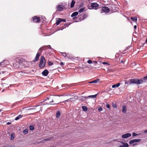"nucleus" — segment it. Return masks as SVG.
<instances>
[{
  "mask_svg": "<svg viewBox=\"0 0 147 147\" xmlns=\"http://www.w3.org/2000/svg\"><path fill=\"white\" fill-rule=\"evenodd\" d=\"M113 107H114V108H116V107H117V105H115H115L113 104Z\"/></svg>",
  "mask_w": 147,
  "mask_h": 147,
  "instance_id": "obj_44",
  "label": "nucleus"
},
{
  "mask_svg": "<svg viewBox=\"0 0 147 147\" xmlns=\"http://www.w3.org/2000/svg\"><path fill=\"white\" fill-rule=\"evenodd\" d=\"M110 11V9L107 7L106 6H104L102 7L101 9V13H102L103 12L105 13H107L109 12Z\"/></svg>",
  "mask_w": 147,
  "mask_h": 147,
  "instance_id": "obj_5",
  "label": "nucleus"
},
{
  "mask_svg": "<svg viewBox=\"0 0 147 147\" xmlns=\"http://www.w3.org/2000/svg\"><path fill=\"white\" fill-rule=\"evenodd\" d=\"M120 83H118L116 84L113 85L112 86V88H115L116 87H118L120 86Z\"/></svg>",
  "mask_w": 147,
  "mask_h": 147,
  "instance_id": "obj_25",
  "label": "nucleus"
},
{
  "mask_svg": "<svg viewBox=\"0 0 147 147\" xmlns=\"http://www.w3.org/2000/svg\"><path fill=\"white\" fill-rule=\"evenodd\" d=\"M85 8L84 7H83L82 8L80 9L79 11L78 12L79 13H81L85 10Z\"/></svg>",
  "mask_w": 147,
  "mask_h": 147,
  "instance_id": "obj_27",
  "label": "nucleus"
},
{
  "mask_svg": "<svg viewBox=\"0 0 147 147\" xmlns=\"http://www.w3.org/2000/svg\"><path fill=\"white\" fill-rule=\"evenodd\" d=\"M65 22L66 20H65L62 19L60 18H58L56 19V24L57 25H58L61 22Z\"/></svg>",
  "mask_w": 147,
  "mask_h": 147,
  "instance_id": "obj_8",
  "label": "nucleus"
},
{
  "mask_svg": "<svg viewBox=\"0 0 147 147\" xmlns=\"http://www.w3.org/2000/svg\"><path fill=\"white\" fill-rule=\"evenodd\" d=\"M22 115H18L16 117L15 119V120H16L19 119L20 118H21L22 117Z\"/></svg>",
  "mask_w": 147,
  "mask_h": 147,
  "instance_id": "obj_24",
  "label": "nucleus"
},
{
  "mask_svg": "<svg viewBox=\"0 0 147 147\" xmlns=\"http://www.w3.org/2000/svg\"><path fill=\"white\" fill-rule=\"evenodd\" d=\"M141 140L140 139H135L131 140L129 142V144H133L132 145L133 146L136 145L137 144L136 143V142H139Z\"/></svg>",
  "mask_w": 147,
  "mask_h": 147,
  "instance_id": "obj_4",
  "label": "nucleus"
},
{
  "mask_svg": "<svg viewBox=\"0 0 147 147\" xmlns=\"http://www.w3.org/2000/svg\"><path fill=\"white\" fill-rule=\"evenodd\" d=\"M93 63L95 64V65H96V64L97 63V62L96 61H93Z\"/></svg>",
  "mask_w": 147,
  "mask_h": 147,
  "instance_id": "obj_45",
  "label": "nucleus"
},
{
  "mask_svg": "<svg viewBox=\"0 0 147 147\" xmlns=\"http://www.w3.org/2000/svg\"><path fill=\"white\" fill-rule=\"evenodd\" d=\"M98 110L99 111H101L102 110V108L101 107H99L98 108Z\"/></svg>",
  "mask_w": 147,
  "mask_h": 147,
  "instance_id": "obj_43",
  "label": "nucleus"
},
{
  "mask_svg": "<svg viewBox=\"0 0 147 147\" xmlns=\"http://www.w3.org/2000/svg\"><path fill=\"white\" fill-rule=\"evenodd\" d=\"M11 124V123H10V122H7V125H9V124Z\"/></svg>",
  "mask_w": 147,
  "mask_h": 147,
  "instance_id": "obj_51",
  "label": "nucleus"
},
{
  "mask_svg": "<svg viewBox=\"0 0 147 147\" xmlns=\"http://www.w3.org/2000/svg\"><path fill=\"white\" fill-rule=\"evenodd\" d=\"M87 15L86 13H82L80 16H78L79 19L80 21L83 20L86 18Z\"/></svg>",
  "mask_w": 147,
  "mask_h": 147,
  "instance_id": "obj_7",
  "label": "nucleus"
},
{
  "mask_svg": "<svg viewBox=\"0 0 147 147\" xmlns=\"http://www.w3.org/2000/svg\"><path fill=\"white\" fill-rule=\"evenodd\" d=\"M54 147V146H51V147Z\"/></svg>",
  "mask_w": 147,
  "mask_h": 147,
  "instance_id": "obj_57",
  "label": "nucleus"
},
{
  "mask_svg": "<svg viewBox=\"0 0 147 147\" xmlns=\"http://www.w3.org/2000/svg\"><path fill=\"white\" fill-rule=\"evenodd\" d=\"M100 82V80L99 79H98L96 80H94V81H91L89 83H98Z\"/></svg>",
  "mask_w": 147,
  "mask_h": 147,
  "instance_id": "obj_17",
  "label": "nucleus"
},
{
  "mask_svg": "<svg viewBox=\"0 0 147 147\" xmlns=\"http://www.w3.org/2000/svg\"><path fill=\"white\" fill-rule=\"evenodd\" d=\"M43 50V49H42V48L41 47L40 48V49L39 50V51L40 52L39 53L41 54V53Z\"/></svg>",
  "mask_w": 147,
  "mask_h": 147,
  "instance_id": "obj_37",
  "label": "nucleus"
},
{
  "mask_svg": "<svg viewBox=\"0 0 147 147\" xmlns=\"http://www.w3.org/2000/svg\"><path fill=\"white\" fill-rule=\"evenodd\" d=\"M3 63V62L0 63V65H2V63Z\"/></svg>",
  "mask_w": 147,
  "mask_h": 147,
  "instance_id": "obj_52",
  "label": "nucleus"
},
{
  "mask_svg": "<svg viewBox=\"0 0 147 147\" xmlns=\"http://www.w3.org/2000/svg\"><path fill=\"white\" fill-rule=\"evenodd\" d=\"M123 144L122 145L120 146L119 147H128L129 145L127 143H123Z\"/></svg>",
  "mask_w": 147,
  "mask_h": 147,
  "instance_id": "obj_22",
  "label": "nucleus"
},
{
  "mask_svg": "<svg viewBox=\"0 0 147 147\" xmlns=\"http://www.w3.org/2000/svg\"><path fill=\"white\" fill-rule=\"evenodd\" d=\"M32 21L35 22H38L40 21V18L39 17L35 16L32 17Z\"/></svg>",
  "mask_w": 147,
  "mask_h": 147,
  "instance_id": "obj_9",
  "label": "nucleus"
},
{
  "mask_svg": "<svg viewBox=\"0 0 147 147\" xmlns=\"http://www.w3.org/2000/svg\"><path fill=\"white\" fill-rule=\"evenodd\" d=\"M127 83H128V82H127V81H125V84H127Z\"/></svg>",
  "mask_w": 147,
  "mask_h": 147,
  "instance_id": "obj_48",
  "label": "nucleus"
},
{
  "mask_svg": "<svg viewBox=\"0 0 147 147\" xmlns=\"http://www.w3.org/2000/svg\"><path fill=\"white\" fill-rule=\"evenodd\" d=\"M63 55L65 57H68V56L67 55H68V54H67L66 53H62Z\"/></svg>",
  "mask_w": 147,
  "mask_h": 147,
  "instance_id": "obj_31",
  "label": "nucleus"
},
{
  "mask_svg": "<svg viewBox=\"0 0 147 147\" xmlns=\"http://www.w3.org/2000/svg\"><path fill=\"white\" fill-rule=\"evenodd\" d=\"M144 82H146L147 81V76L144 77L143 78Z\"/></svg>",
  "mask_w": 147,
  "mask_h": 147,
  "instance_id": "obj_34",
  "label": "nucleus"
},
{
  "mask_svg": "<svg viewBox=\"0 0 147 147\" xmlns=\"http://www.w3.org/2000/svg\"><path fill=\"white\" fill-rule=\"evenodd\" d=\"M97 94H98L93 95L89 96L88 97L90 98H95L96 97Z\"/></svg>",
  "mask_w": 147,
  "mask_h": 147,
  "instance_id": "obj_28",
  "label": "nucleus"
},
{
  "mask_svg": "<svg viewBox=\"0 0 147 147\" xmlns=\"http://www.w3.org/2000/svg\"><path fill=\"white\" fill-rule=\"evenodd\" d=\"M137 28V26L136 25H135L134 26V28H135V29H136Z\"/></svg>",
  "mask_w": 147,
  "mask_h": 147,
  "instance_id": "obj_50",
  "label": "nucleus"
},
{
  "mask_svg": "<svg viewBox=\"0 0 147 147\" xmlns=\"http://www.w3.org/2000/svg\"><path fill=\"white\" fill-rule=\"evenodd\" d=\"M138 135V134H137L135 133H133L132 134V136H136Z\"/></svg>",
  "mask_w": 147,
  "mask_h": 147,
  "instance_id": "obj_40",
  "label": "nucleus"
},
{
  "mask_svg": "<svg viewBox=\"0 0 147 147\" xmlns=\"http://www.w3.org/2000/svg\"><path fill=\"white\" fill-rule=\"evenodd\" d=\"M131 19L134 22H136L137 20V18L136 17H131Z\"/></svg>",
  "mask_w": 147,
  "mask_h": 147,
  "instance_id": "obj_23",
  "label": "nucleus"
},
{
  "mask_svg": "<svg viewBox=\"0 0 147 147\" xmlns=\"http://www.w3.org/2000/svg\"><path fill=\"white\" fill-rule=\"evenodd\" d=\"M25 73L24 72H23L22 71H21L20 72H19L18 73V74H17V75L18 76H19V77H20L21 76H22Z\"/></svg>",
  "mask_w": 147,
  "mask_h": 147,
  "instance_id": "obj_19",
  "label": "nucleus"
},
{
  "mask_svg": "<svg viewBox=\"0 0 147 147\" xmlns=\"http://www.w3.org/2000/svg\"><path fill=\"white\" fill-rule=\"evenodd\" d=\"M60 65L61 66H62L64 65V63L63 62H61L60 63Z\"/></svg>",
  "mask_w": 147,
  "mask_h": 147,
  "instance_id": "obj_41",
  "label": "nucleus"
},
{
  "mask_svg": "<svg viewBox=\"0 0 147 147\" xmlns=\"http://www.w3.org/2000/svg\"><path fill=\"white\" fill-rule=\"evenodd\" d=\"M40 54L39 53H38L36 55V56L35 58L34 59V60L33 61L31 62V63L32 62H36L39 59V57L40 56Z\"/></svg>",
  "mask_w": 147,
  "mask_h": 147,
  "instance_id": "obj_10",
  "label": "nucleus"
},
{
  "mask_svg": "<svg viewBox=\"0 0 147 147\" xmlns=\"http://www.w3.org/2000/svg\"><path fill=\"white\" fill-rule=\"evenodd\" d=\"M144 133H147V129L145 130L144 131Z\"/></svg>",
  "mask_w": 147,
  "mask_h": 147,
  "instance_id": "obj_47",
  "label": "nucleus"
},
{
  "mask_svg": "<svg viewBox=\"0 0 147 147\" xmlns=\"http://www.w3.org/2000/svg\"><path fill=\"white\" fill-rule=\"evenodd\" d=\"M46 63V61L44 57L42 56L40 58V62L39 64V67L41 68H43L45 66Z\"/></svg>",
  "mask_w": 147,
  "mask_h": 147,
  "instance_id": "obj_3",
  "label": "nucleus"
},
{
  "mask_svg": "<svg viewBox=\"0 0 147 147\" xmlns=\"http://www.w3.org/2000/svg\"><path fill=\"white\" fill-rule=\"evenodd\" d=\"M82 109L83 111H86L87 110V107L86 106H82Z\"/></svg>",
  "mask_w": 147,
  "mask_h": 147,
  "instance_id": "obj_29",
  "label": "nucleus"
},
{
  "mask_svg": "<svg viewBox=\"0 0 147 147\" xmlns=\"http://www.w3.org/2000/svg\"><path fill=\"white\" fill-rule=\"evenodd\" d=\"M130 84L135 83L137 84V79H131L129 80Z\"/></svg>",
  "mask_w": 147,
  "mask_h": 147,
  "instance_id": "obj_13",
  "label": "nucleus"
},
{
  "mask_svg": "<svg viewBox=\"0 0 147 147\" xmlns=\"http://www.w3.org/2000/svg\"><path fill=\"white\" fill-rule=\"evenodd\" d=\"M78 12L77 11H76L72 13L71 15V17H74L78 15Z\"/></svg>",
  "mask_w": 147,
  "mask_h": 147,
  "instance_id": "obj_20",
  "label": "nucleus"
},
{
  "mask_svg": "<svg viewBox=\"0 0 147 147\" xmlns=\"http://www.w3.org/2000/svg\"><path fill=\"white\" fill-rule=\"evenodd\" d=\"M145 42L147 43V38L146 39V41H145Z\"/></svg>",
  "mask_w": 147,
  "mask_h": 147,
  "instance_id": "obj_53",
  "label": "nucleus"
},
{
  "mask_svg": "<svg viewBox=\"0 0 147 147\" xmlns=\"http://www.w3.org/2000/svg\"><path fill=\"white\" fill-rule=\"evenodd\" d=\"M63 6L62 5H58L57 7V11H61L63 9Z\"/></svg>",
  "mask_w": 147,
  "mask_h": 147,
  "instance_id": "obj_11",
  "label": "nucleus"
},
{
  "mask_svg": "<svg viewBox=\"0 0 147 147\" xmlns=\"http://www.w3.org/2000/svg\"><path fill=\"white\" fill-rule=\"evenodd\" d=\"M56 99V97L55 96H54L53 95H51L49 97H47L46 99L45 100H50L48 102L50 103H51L52 102H54V100H55ZM60 102H58L57 103H50V104L51 105H55V104H57L59 103Z\"/></svg>",
  "mask_w": 147,
  "mask_h": 147,
  "instance_id": "obj_2",
  "label": "nucleus"
},
{
  "mask_svg": "<svg viewBox=\"0 0 147 147\" xmlns=\"http://www.w3.org/2000/svg\"><path fill=\"white\" fill-rule=\"evenodd\" d=\"M69 25V24H64L61 27V30H63L66 27H68Z\"/></svg>",
  "mask_w": 147,
  "mask_h": 147,
  "instance_id": "obj_16",
  "label": "nucleus"
},
{
  "mask_svg": "<svg viewBox=\"0 0 147 147\" xmlns=\"http://www.w3.org/2000/svg\"><path fill=\"white\" fill-rule=\"evenodd\" d=\"M122 111L123 113H126V107L125 106H123Z\"/></svg>",
  "mask_w": 147,
  "mask_h": 147,
  "instance_id": "obj_18",
  "label": "nucleus"
},
{
  "mask_svg": "<svg viewBox=\"0 0 147 147\" xmlns=\"http://www.w3.org/2000/svg\"><path fill=\"white\" fill-rule=\"evenodd\" d=\"M99 6V5L96 2L92 3L90 4V7H91L92 9H95L96 10L97 9Z\"/></svg>",
  "mask_w": 147,
  "mask_h": 147,
  "instance_id": "obj_6",
  "label": "nucleus"
},
{
  "mask_svg": "<svg viewBox=\"0 0 147 147\" xmlns=\"http://www.w3.org/2000/svg\"><path fill=\"white\" fill-rule=\"evenodd\" d=\"M48 65H49L51 66L53 65V63L51 61H49L48 62Z\"/></svg>",
  "mask_w": 147,
  "mask_h": 147,
  "instance_id": "obj_33",
  "label": "nucleus"
},
{
  "mask_svg": "<svg viewBox=\"0 0 147 147\" xmlns=\"http://www.w3.org/2000/svg\"><path fill=\"white\" fill-rule=\"evenodd\" d=\"M103 64H108V63H107V62H103Z\"/></svg>",
  "mask_w": 147,
  "mask_h": 147,
  "instance_id": "obj_49",
  "label": "nucleus"
},
{
  "mask_svg": "<svg viewBox=\"0 0 147 147\" xmlns=\"http://www.w3.org/2000/svg\"><path fill=\"white\" fill-rule=\"evenodd\" d=\"M47 47V46H44L42 47H41L42 48V49L43 50H45L46 49Z\"/></svg>",
  "mask_w": 147,
  "mask_h": 147,
  "instance_id": "obj_39",
  "label": "nucleus"
},
{
  "mask_svg": "<svg viewBox=\"0 0 147 147\" xmlns=\"http://www.w3.org/2000/svg\"><path fill=\"white\" fill-rule=\"evenodd\" d=\"M75 3V2L74 0H72L71 1V7L72 8L74 7V5Z\"/></svg>",
  "mask_w": 147,
  "mask_h": 147,
  "instance_id": "obj_26",
  "label": "nucleus"
},
{
  "mask_svg": "<svg viewBox=\"0 0 147 147\" xmlns=\"http://www.w3.org/2000/svg\"><path fill=\"white\" fill-rule=\"evenodd\" d=\"M137 84H140L142 83L143 82V79H140V80H138L137 79Z\"/></svg>",
  "mask_w": 147,
  "mask_h": 147,
  "instance_id": "obj_21",
  "label": "nucleus"
},
{
  "mask_svg": "<svg viewBox=\"0 0 147 147\" xmlns=\"http://www.w3.org/2000/svg\"><path fill=\"white\" fill-rule=\"evenodd\" d=\"M87 63H88L90 64L92 63V61L91 60H89L87 61Z\"/></svg>",
  "mask_w": 147,
  "mask_h": 147,
  "instance_id": "obj_38",
  "label": "nucleus"
},
{
  "mask_svg": "<svg viewBox=\"0 0 147 147\" xmlns=\"http://www.w3.org/2000/svg\"><path fill=\"white\" fill-rule=\"evenodd\" d=\"M48 73H49V72L47 69L45 70L42 73V75L43 76H47Z\"/></svg>",
  "mask_w": 147,
  "mask_h": 147,
  "instance_id": "obj_14",
  "label": "nucleus"
},
{
  "mask_svg": "<svg viewBox=\"0 0 147 147\" xmlns=\"http://www.w3.org/2000/svg\"><path fill=\"white\" fill-rule=\"evenodd\" d=\"M90 0H89V1H90Z\"/></svg>",
  "mask_w": 147,
  "mask_h": 147,
  "instance_id": "obj_59",
  "label": "nucleus"
},
{
  "mask_svg": "<svg viewBox=\"0 0 147 147\" xmlns=\"http://www.w3.org/2000/svg\"><path fill=\"white\" fill-rule=\"evenodd\" d=\"M76 18V17H74L73 18V19H75Z\"/></svg>",
  "mask_w": 147,
  "mask_h": 147,
  "instance_id": "obj_54",
  "label": "nucleus"
},
{
  "mask_svg": "<svg viewBox=\"0 0 147 147\" xmlns=\"http://www.w3.org/2000/svg\"><path fill=\"white\" fill-rule=\"evenodd\" d=\"M60 112L59 111H58L57 112L56 116L57 117H59L60 116Z\"/></svg>",
  "mask_w": 147,
  "mask_h": 147,
  "instance_id": "obj_30",
  "label": "nucleus"
},
{
  "mask_svg": "<svg viewBox=\"0 0 147 147\" xmlns=\"http://www.w3.org/2000/svg\"><path fill=\"white\" fill-rule=\"evenodd\" d=\"M131 136V134L130 133H128L123 135L121 137L123 138H126Z\"/></svg>",
  "mask_w": 147,
  "mask_h": 147,
  "instance_id": "obj_12",
  "label": "nucleus"
},
{
  "mask_svg": "<svg viewBox=\"0 0 147 147\" xmlns=\"http://www.w3.org/2000/svg\"><path fill=\"white\" fill-rule=\"evenodd\" d=\"M106 107L110 109V106L109 104H107L106 105Z\"/></svg>",
  "mask_w": 147,
  "mask_h": 147,
  "instance_id": "obj_42",
  "label": "nucleus"
},
{
  "mask_svg": "<svg viewBox=\"0 0 147 147\" xmlns=\"http://www.w3.org/2000/svg\"><path fill=\"white\" fill-rule=\"evenodd\" d=\"M88 8L89 9H91L89 7H88Z\"/></svg>",
  "mask_w": 147,
  "mask_h": 147,
  "instance_id": "obj_55",
  "label": "nucleus"
},
{
  "mask_svg": "<svg viewBox=\"0 0 147 147\" xmlns=\"http://www.w3.org/2000/svg\"><path fill=\"white\" fill-rule=\"evenodd\" d=\"M30 63L24 59H21L16 60V62L13 63V65L16 69H21L28 67Z\"/></svg>",
  "mask_w": 147,
  "mask_h": 147,
  "instance_id": "obj_1",
  "label": "nucleus"
},
{
  "mask_svg": "<svg viewBox=\"0 0 147 147\" xmlns=\"http://www.w3.org/2000/svg\"><path fill=\"white\" fill-rule=\"evenodd\" d=\"M53 138V137H52L51 138H47V139H45L43 140H42V141H40V142H39L38 143H44L47 141H49L51 140Z\"/></svg>",
  "mask_w": 147,
  "mask_h": 147,
  "instance_id": "obj_15",
  "label": "nucleus"
},
{
  "mask_svg": "<svg viewBox=\"0 0 147 147\" xmlns=\"http://www.w3.org/2000/svg\"><path fill=\"white\" fill-rule=\"evenodd\" d=\"M1 111V110H0V112Z\"/></svg>",
  "mask_w": 147,
  "mask_h": 147,
  "instance_id": "obj_58",
  "label": "nucleus"
},
{
  "mask_svg": "<svg viewBox=\"0 0 147 147\" xmlns=\"http://www.w3.org/2000/svg\"><path fill=\"white\" fill-rule=\"evenodd\" d=\"M11 140H13L14 138V136H13V134H11Z\"/></svg>",
  "mask_w": 147,
  "mask_h": 147,
  "instance_id": "obj_36",
  "label": "nucleus"
},
{
  "mask_svg": "<svg viewBox=\"0 0 147 147\" xmlns=\"http://www.w3.org/2000/svg\"><path fill=\"white\" fill-rule=\"evenodd\" d=\"M34 127L32 126H30V130H33L34 129Z\"/></svg>",
  "mask_w": 147,
  "mask_h": 147,
  "instance_id": "obj_35",
  "label": "nucleus"
},
{
  "mask_svg": "<svg viewBox=\"0 0 147 147\" xmlns=\"http://www.w3.org/2000/svg\"><path fill=\"white\" fill-rule=\"evenodd\" d=\"M47 47H48L49 48H51V47L50 45H48L47 46Z\"/></svg>",
  "mask_w": 147,
  "mask_h": 147,
  "instance_id": "obj_46",
  "label": "nucleus"
},
{
  "mask_svg": "<svg viewBox=\"0 0 147 147\" xmlns=\"http://www.w3.org/2000/svg\"><path fill=\"white\" fill-rule=\"evenodd\" d=\"M121 62H122V63H123V61H121Z\"/></svg>",
  "mask_w": 147,
  "mask_h": 147,
  "instance_id": "obj_56",
  "label": "nucleus"
},
{
  "mask_svg": "<svg viewBox=\"0 0 147 147\" xmlns=\"http://www.w3.org/2000/svg\"><path fill=\"white\" fill-rule=\"evenodd\" d=\"M28 129H25V130H24L23 132V133L24 134H26L28 133Z\"/></svg>",
  "mask_w": 147,
  "mask_h": 147,
  "instance_id": "obj_32",
  "label": "nucleus"
}]
</instances>
